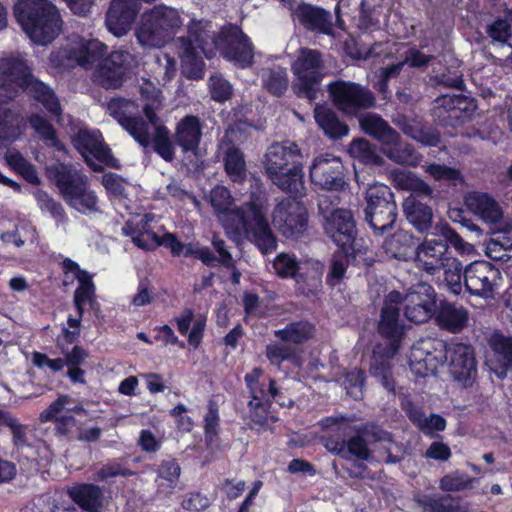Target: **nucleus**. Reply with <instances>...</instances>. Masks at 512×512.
I'll return each mask as SVG.
<instances>
[{"label": "nucleus", "mask_w": 512, "mask_h": 512, "mask_svg": "<svg viewBox=\"0 0 512 512\" xmlns=\"http://www.w3.org/2000/svg\"><path fill=\"white\" fill-rule=\"evenodd\" d=\"M209 203L228 235L246 239L263 255L276 251L278 240L266 217L261 197L252 193L249 201L235 206L231 191L217 185L210 191Z\"/></svg>", "instance_id": "1"}, {"label": "nucleus", "mask_w": 512, "mask_h": 512, "mask_svg": "<svg viewBox=\"0 0 512 512\" xmlns=\"http://www.w3.org/2000/svg\"><path fill=\"white\" fill-rule=\"evenodd\" d=\"M264 168L271 182L290 197L306 195L303 154L295 142L271 144L265 154Z\"/></svg>", "instance_id": "2"}, {"label": "nucleus", "mask_w": 512, "mask_h": 512, "mask_svg": "<svg viewBox=\"0 0 512 512\" xmlns=\"http://www.w3.org/2000/svg\"><path fill=\"white\" fill-rule=\"evenodd\" d=\"M194 42L207 59L219 52L223 59L240 69L249 68L255 62V47L250 37L234 23L224 24L212 37L206 32H197Z\"/></svg>", "instance_id": "3"}, {"label": "nucleus", "mask_w": 512, "mask_h": 512, "mask_svg": "<svg viewBox=\"0 0 512 512\" xmlns=\"http://www.w3.org/2000/svg\"><path fill=\"white\" fill-rule=\"evenodd\" d=\"M13 11L23 31L37 44L51 43L62 30L60 11L49 0H18Z\"/></svg>", "instance_id": "4"}, {"label": "nucleus", "mask_w": 512, "mask_h": 512, "mask_svg": "<svg viewBox=\"0 0 512 512\" xmlns=\"http://www.w3.org/2000/svg\"><path fill=\"white\" fill-rule=\"evenodd\" d=\"M52 177L66 204L82 214L99 211L98 197L90 189L88 177L69 164L60 163L52 170Z\"/></svg>", "instance_id": "5"}, {"label": "nucleus", "mask_w": 512, "mask_h": 512, "mask_svg": "<svg viewBox=\"0 0 512 512\" xmlns=\"http://www.w3.org/2000/svg\"><path fill=\"white\" fill-rule=\"evenodd\" d=\"M325 234L343 252L348 261L364 263L370 252L363 238L358 237L354 216L350 210L334 209L325 217L323 224Z\"/></svg>", "instance_id": "6"}, {"label": "nucleus", "mask_w": 512, "mask_h": 512, "mask_svg": "<svg viewBox=\"0 0 512 512\" xmlns=\"http://www.w3.org/2000/svg\"><path fill=\"white\" fill-rule=\"evenodd\" d=\"M181 25L176 9L164 4L156 5L141 15L136 37L143 46L160 48Z\"/></svg>", "instance_id": "7"}, {"label": "nucleus", "mask_w": 512, "mask_h": 512, "mask_svg": "<svg viewBox=\"0 0 512 512\" xmlns=\"http://www.w3.org/2000/svg\"><path fill=\"white\" fill-rule=\"evenodd\" d=\"M322 53L319 50L303 47L291 64L294 75L292 89L298 98L312 102L318 98L324 74Z\"/></svg>", "instance_id": "8"}, {"label": "nucleus", "mask_w": 512, "mask_h": 512, "mask_svg": "<svg viewBox=\"0 0 512 512\" xmlns=\"http://www.w3.org/2000/svg\"><path fill=\"white\" fill-rule=\"evenodd\" d=\"M365 221L375 236L390 232L397 220V205L394 193L385 184L374 185L366 192Z\"/></svg>", "instance_id": "9"}, {"label": "nucleus", "mask_w": 512, "mask_h": 512, "mask_svg": "<svg viewBox=\"0 0 512 512\" xmlns=\"http://www.w3.org/2000/svg\"><path fill=\"white\" fill-rule=\"evenodd\" d=\"M328 93L334 107L347 116H358L376 105L374 93L356 82L335 80L328 84Z\"/></svg>", "instance_id": "10"}, {"label": "nucleus", "mask_w": 512, "mask_h": 512, "mask_svg": "<svg viewBox=\"0 0 512 512\" xmlns=\"http://www.w3.org/2000/svg\"><path fill=\"white\" fill-rule=\"evenodd\" d=\"M323 441L328 451L346 460L355 458L367 461L371 456L367 441L361 430H357L346 421L336 423L331 427L329 434L323 438Z\"/></svg>", "instance_id": "11"}, {"label": "nucleus", "mask_w": 512, "mask_h": 512, "mask_svg": "<svg viewBox=\"0 0 512 512\" xmlns=\"http://www.w3.org/2000/svg\"><path fill=\"white\" fill-rule=\"evenodd\" d=\"M71 143L94 171L100 172L102 167L93 164L89 158L90 156L108 167L121 168L119 160L114 157L110 147L105 143L100 130L80 128L72 136Z\"/></svg>", "instance_id": "12"}, {"label": "nucleus", "mask_w": 512, "mask_h": 512, "mask_svg": "<svg viewBox=\"0 0 512 512\" xmlns=\"http://www.w3.org/2000/svg\"><path fill=\"white\" fill-rule=\"evenodd\" d=\"M445 342L435 338L421 339L412 346L409 365L412 373L419 377L435 375L445 363Z\"/></svg>", "instance_id": "13"}, {"label": "nucleus", "mask_w": 512, "mask_h": 512, "mask_svg": "<svg viewBox=\"0 0 512 512\" xmlns=\"http://www.w3.org/2000/svg\"><path fill=\"white\" fill-rule=\"evenodd\" d=\"M445 342L435 338L421 339L412 346L409 365L412 373L419 377L435 375L445 363Z\"/></svg>", "instance_id": "14"}, {"label": "nucleus", "mask_w": 512, "mask_h": 512, "mask_svg": "<svg viewBox=\"0 0 512 512\" xmlns=\"http://www.w3.org/2000/svg\"><path fill=\"white\" fill-rule=\"evenodd\" d=\"M281 200L273 210V223L286 238H298L308 226V212L298 198Z\"/></svg>", "instance_id": "15"}, {"label": "nucleus", "mask_w": 512, "mask_h": 512, "mask_svg": "<svg viewBox=\"0 0 512 512\" xmlns=\"http://www.w3.org/2000/svg\"><path fill=\"white\" fill-rule=\"evenodd\" d=\"M404 324L400 320V309L395 305H383L378 323V332L386 340L385 344L374 347L375 355L394 357L405 335Z\"/></svg>", "instance_id": "16"}, {"label": "nucleus", "mask_w": 512, "mask_h": 512, "mask_svg": "<svg viewBox=\"0 0 512 512\" xmlns=\"http://www.w3.org/2000/svg\"><path fill=\"white\" fill-rule=\"evenodd\" d=\"M33 74L29 62L19 56H9L0 59V91L13 99L29 84Z\"/></svg>", "instance_id": "17"}, {"label": "nucleus", "mask_w": 512, "mask_h": 512, "mask_svg": "<svg viewBox=\"0 0 512 512\" xmlns=\"http://www.w3.org/2000/svg\"><path fill=\"white\" fill-rule=\"evenodd\" d=\"M130 58L127 51L111 52L95 69L94 82L106 90L121 87L129 71Z\"/></svg>", "instance_id": "18"}, {"label": "nucleus", "mask_w": 512, "mask_h": 512, "mask_svg": "<svg viewBox=\"0 0 512 512\" xmlns=\"http://www.w3.org/2000/svg\"><path fill=\"white\" fill-rule=\"evenodd\" d=\"M290 11L292 19L307 31L333 35L332 14L325 8L300 1L295 6H290Z\"/></svg>", "instance_id": "19"}, {"label": "nucleus", "mask_w": 512, "mask_h": 512, "mask_svg": "<svg viewBox=\"0 0 512 512\" xmlns=\"http://www.w3.org/2000/svg\"><path fill=\"white\" fill-rule=\"evenodd\" d=\"M72 403V398L69 395H60L53 401L45 410L39 414V421L41 423L54 422L55 435L66 441L76 440L79 430L78 421L71 415L59 414L64 411L67 405Z\"/></svg>", "instance_id": "20"}, {"label": "nucleus", "mask_w": 512, "mask_h": 512, "mask_svg": "<svg viewBox=\"0 0 512 512\" xmlns=\"http://www.w3.org/2000/svg\"><path fill=\"white\" fill-rule=\"evenodd\" d=\"M445 362L449 363L450 372L455 380L470 381L477 373L474 350L464 343H445Z\"/></svg>", "instance_id": "21"}, {"label": "nucleus", "mask_w": 512, "mask_h": 512, "mask_svg": "<svg viewBox=\"0 0 512 512\" xmlns=\"http://www.w3.org/2000/svg\"><path fill=\"white\" fill-rule=\"evenodd\" d=\"M140 9L136 0H112L105 18L107 29L116 37L127 34Z\"/></svg>", "instance_id": "22"}, {"label": "nucleus", "mask_w": 512, "mask_h": 512, "mask_svg": "<svg viewBox=\"0 0 512 512\" xmlns=\"http://www.w3.org/2000/svg\"><path fill=\"white\" fill-rule=\"evenodd\" d=\"M343 169V164L337 157H318L310 167V179L322 189L338 191L345 184Z\"/></svg>", "instance_id": "23"}, {"label": "nucleus", "mask_w": 512, "mask_h": 512, "mask_svg": "<svg viewBox=\"0 0 512 512\" xmlns=\"http://www.w3.org/2000/svg\"><path fill=\"white\" fill-rule=\"evenodd\" d=\"M203 121L198 115L186 114L175 124L173 138L183 154L196 155L203 137Z\"/></svg>", "instance_id": "24"}, {"label": "nucleus", "mask_w": 512, "mask_h": 512, "mask_svg": "<svg viewBox=\"0 0 512 512\" xmlns=\"http://www.w3.org/2000/svg\"><path fill=\"white\" fill-rule=\"evenodd\" d=\"M406 318L416 324L428 321L436 313L437 297L435 290L420 292L412 290L404 298Z\"/></svg>", "instance_id": "25"}, {"label": "nucleus", "mask_w": 512, "mask_h": 512, "mask_svg": "<svg viewBox=\"0 0 512 512\" xmlns=\"http://www.w3.org/2000/svg\"><path fill=\"white\" fill-rule=\"evenodd\" d=\"M449 257L446 244L442 243L438 233L433 234L431 238H426L422 244H418L417 266L426 272L439 270V265Z\"/></svg>", "instance_id": "26"}, {"label": "nucleus", "mask_w": 512, "mask_h": 512, "mask_svg": "<svg viewBox=\"0 0 512 512\" xmlns=\"http://www.w3.org/2000/svg\"><path fill=\"white\" fill-rule=\"evenodd\" d=\"M21 92H24L31 100L41 104L50 116L61 117L63 109L58 96L47 83L38 77L34 76Z\"/></svg>", "instance_id": "27"}, {"label": "nucleus", "mask_w": 512, "mask_h": 512, "mask_svg": "<svg viewBox=\"0 0 512 512\" xmlns=\"http://www.w3.org/2000/svg\"><path fill=\"white\" fill-rule=\"evenodd\" d=\"M362 131L384 145L397 146L400 134L376 113H366L359 117Z\"/></svg>", "instance_id": "28"}, {"label": "nucleus", "mask_w": 512, "mask_h": 512, "mask_svg": "<svg viewBox=\"0 0 512 512\" xmlns=\"http://www.w3.org/2000/svg\"><path fill=\"white\" fill-rule=\"evenodd\" d=\"M382 248L390 258L409 261L416 260L418 243L412 234L399 230L384 240Z\"/></svg>", "instance_id": "29"}, {"label": "nucleus", "mask_w": 512, "mask_h": 512, "mask_svg": "<svg viewBox=\"0 0 512 512\" xmlns=\"http://www.w3.org/2000/svg\"><path fill=\"white\" fill-rule=\"evenodd\" d=\"M69 498L86 512H100L103 506V490L91 483L75 484L67 488Z\"/></svg>", "instance_id": "30"}, {"label": "nucleus", "mask_w": 512, "mask_h": 512, "mask_svg": "<svg viewBox=\"0 0 512 512\" xmlns=\"http://www.w3.org/2000/svg\"><path fill=\"white\" fill-rule=\"evenodd\" d=\"M430 201H420L417 195H409L403 202V211L408 222L420 233L432 226L433 211Z\"/></svg>", "instance_id": "31"}, {"label": "nucleus", "mask_w": 512, "mask_h": 512, "mask_svg": "<svg viewBox=\"0 0 512 512\" xmlns=\"http://www.w3.org/2000/svg\"><path fill=\"white\" fill-rule=\"evenodd\" d=\"M435 315L438 325L452 333L460 332L468 321V312L465 308L443 300L437 304Z\"/></svg>", "instance_id": "32"}, {"label": "nucleus", "mask_w": 512, "mask_h": 512, "mask_svg": "<svg viewBox=\"0 0 512 512\" xmlns=\"http://www.w3.org/2000/svg\"><path fill=\"white\" fill-rule=\"evenodd\" d=\"M468 208L481 219L489 223H497L503 213L499 204L487 193H474L466 197Z\"/></svg>", "instance_id": "33"}, {"label": "nucleus", "mask_w": 512, "mask_h": 512, "mask_svg": "<svg viewBox=\"0 0 512 512\" xmlns=\"http://www.w3.org/2000/svg\"><path fill=\"white\" fill-rule=\"evenodd\" d=\"M314 117L319 127L331 139H341L349 132L348 125L341 121L338 115L328 107H316Z\"/></svg>", "instance_id": "34"}, {"label": "nucleus", "mask_w": 512, "mask_h": 512, "mask_svg": "<svg viewBox=\"0 0 512 512\" xmlns=\"http://www.w3.org/2000/svg\"><path fill=\"white\" fill-rule=\"evenodd\" d=\"M60 267L64 287L75 285L76 288H95L93 274L82 269L76 261L65 257L60 263Z\"/></svg>", "instance_id": "35"}, {"label": "nucleus", "mask_w": 512, "mask_h": 512, "mask_svg": "<svg viewBox=\"0 0 512 512\" xmlns=\"http://www.w3.org/2000/svg\"><path fill=\"white\" fill-rule=\"evenodd\" d=\"M433 277L438 286L446 288H461L462 264L454 257H449L439 265V271H427Z\"/></svg>", "instance_id": "36"}, {"label": "nucleus", "mask_w": 512, "mask_h": 512, "mask_svg": "<svg viewBox=\"0 0 512 512\" xmlns=\"http://www.w3.org/2000/svg\"><path fill=\"white\" fill-rule=\"evenodd\" d=\"M28 122L38 136L50 147L58 152L66 153L65 144L60 141L54 126L42 115L38 113L31 114Z\"/></svg>", "instance_id": "37"}, {"label": "nucleus", "mask_w": 512, "mask_h": 512, "mask_svg": "<svg viewBox=\"0 0 512 512\" xmlns=\"http://www.w3.org/2000/svg\"><path fill=\"white\" fill-rule=\"evenodd\" d=\"M393 357L375 355L373 353L371 364H370V374L377 378V380L381 383V385L392 395L396 394V386L395 381L391 375V359Z\"/></svg>", "instance_id": "38"}, {"label": "nucleus", "mask_w": 512, "mask_h": 512, "mask_svg": "<svg viewBox=\"0 0 512 512\" xmlns=\"http://www.w3.org/2000/svg\"><path fill=\"white\" fill-rule=\"evenodd\" d=\"M371 261L372 259L368 257L367 254L364 263H352L348 261L347 256L343 252L337 250L333 255L331 265L326 276V284L330 287L339 285L346 273L348 265L369 266Z\"/></svg>", "instance_id": "39"}, {"label": "nucleus", "mask_w": 512, "mask_h": 512, "mask_svg": "<svg viewBox=\"0 0 512 512\" xmlns=\"http://www.w3.org/2000/svg\"><path fill=\"white\" fill-rule=\"evenodd\" d=\"M348 151L353 158L363 164L381 165L383 163V158L377 151L376 146L367 139H354L350 143Z\"/></svg>", "instance_id": "40"}, {"label": "nucleus", "mask_w": 512, "mask_h": 512, "mask_svg": "<svg viewBox=\"0 0 512 512\" xmlns=\"http://www.w3.org/2000/svg\"><path fill=\"white\" fill-rule=\"evenodd\" d=\"M223 160L224 170L233 182H243L246 179V162L239 148H228Z\"/></svg>", "instance_id": "41"}, {"label": "nucleus", "mask_w": 512, "mask_h": 512, "mask_svg": "<svg viewBox=\"0 0 512 512\" xmlns=\"http://www.w3.org/2000/svg\"><path fill=\"white\" fill-rule=\"evenodd\" d=\"M152 146L154 151L165 161L171 162L175 159V146L173 136L165 125H157L155 127L152 138Z\"/></svg>", "instance_id": "42"}, {"label": "nucleus", "mask_w": 512, "mask_h": 512, "mask_svg": "<svg viewBox=\"0 0 512 512\" xmlns=\"http://www.w3.org/2000/svg\"><path fill=\"white\" fill-rule=\"evenodd\" d=\"M275 336L283 342L301 344L313 335V326L308 321L292 322L284 329L274 332Z\"/></svg>", "instance_id": "43"}, {"label": "nucleus", "mask_w": 512, "mask_h": 512, "mask_svg": "<svg viewBox=\"0 0 512 512\" xmlns=\"http://www.w3.org/2000/svg\"><path fill=\"white\" fill-rule=\"evenodd\" d=\"M107 52V46L98 40H89L78 49L76 58L80 66L90 68L100 63Z\"/></svg>", "instance_id": "44"}, {"label": "nucleus", "mask_w": 512, "mask_h": 512, "mask_svg": "<svg viewBox=\"0 0 512 512\" xmlns=\"http://www.w3.org/2000/svg\"><path fill=\"white\" fill-rule=\"evenodd\" d=\"M441 106L449 113L450 118L459 119L468 117L476 105L474 101L464 95L443 96Z\"/></svg>", "instance_id": "45"}, {"label": "nucleus", "mask_w": 512, "mask_h": 512, "mask_svg": "<svg viewBox=\"0 0 512 512\" xmlns=\"http://www.w3.org/2000/svg\"><path fill=\"white\" fill-rule=\"evenodd\" d=\"M323 273L324 265L321 262H304L296 278V283L306 286V288H319L322 286Z\"/></svg>", "instance_id": "46"}, {"label": "nucleus", "mask_w": 512, "mask_h": 512, "mask_svg": "<svg viewBox=\"0 0 512 512\" xmlns=\"http://www.w3.org/2000/svg\"><path fill=\"white\" fill-rule=\"evenodd\" d=\"M489 345L502 366L512 369V337L495 332L489 339Z\"/></svg>", "instance_id": "47"}, {"label": "nucleus", "mask_w": 512, "mask_h": 512, "mask_svg": "<svg viewBox=\"0 0 512 512\" xmlns=\"http://www.w3.org/2000/svg\"><path fill=\"white\" fill-rule=\"evenodd\" d=\"M263 86L268 93L275 97H281L288 88V75L286 69H271L262 78Z\"/></svg>", "instance_id": "48"}, {"label": "nucleus", "mask_w": 512, "mask_h": 512, "mask_svg": "<svg viewBox=\"0 0 512 512\" xmlns=\"http://www.w3.org/2000/svg\"><path fill=\"white\" fill-rule=\"evenodd\" d=\"M8 165L20 174L27 182L31 184H38L39 177L37 171L32 163L24 158V156L16 151L7 155Z\"/></svg>", "instance_id": "49"}, {"label": "nucleus", "mask_w": 512, "mask_h": 512, "mask_svg": "<svg viewBox=\"0 0 512 512\" xmlns=\"http://www.w3.org/2000/svg\"><path fill=\"white\" fill-rule=\"evenodd\" d=\"M142 147L146 148L150 145L151 139L149 134L148 123L140 116H131L125 120L122 126Z\"/></svg>", "instance_id": "50"}, {"label": "nucleus", "mask_w": 512, "mask_h": 512, "mask_svg": "<svg viewBox=\"0 0 512 512\" xmlns=\"http://www.w3.org/2000/svg\"><path fill=\"white\" fill-rule=\"evenodd\" d=\"M95 290H75L74 304L78 312V317H69L67 323L69 327L77 329L80 326L81 317L84 312V307L89 305L92 309H95L97 304L95 300Z\"/></svg>", "instance_id": "51"}, {"label": "nucleus", "mask_w": 512, "mask_h": 512, "mask_svg": "<svg viewBox=\"0 0 512 512\" xmlns=\"http://www.w3.org/2000/svg\"><path fill=\"white\" fill-rule=\"evenodd\" d=\"M418 503L428 512H457V505L449 494L440 497L425 495Z\"/></svg>", "instance_id": "52"}, {"label": "nucleus", "mask_w": 512, "mask_h": 512, "mask_svg": "<svg viewBox=\"0 0 512 512\" xmlns=\"http://www.w3.org/2000/svg\"><path fill=\"white\" fill-rule=\"evenodd\" d=\"M302 263H299L295 256H291L286 253L279 254L274 262L273 267L277 273L282 278H294L296 280Z\"/></svg>", "instance_id": "53"}, {"label": "nucleus", "mask_w": 512, "mask_h": 512, "mask_svg": "<svg viewBox=\"0 0 512 512\" xmlns=\"http://www.w3.org/2000/svg\"><path fill=\"white\" fill-rule=\"evenodd\" d=\"M251 400L249 402H272L277 400L280 391L276 387V381L268 379V383L261 382L248 388Z\"/></svg>", "instance_id": "54"}, {"label": "nucleus", "mask_w": 512, "mask_h": 512, "mask_svg": "<svg viewBox=\"0 0 512 512\" xmlns=\"http://www.w3.org/2000/svg\"><path fill=\"white\" fill-rule=\"evenodd\" d=\"M135 473L129 468L122 465L118 459H113L103 464L93 476L95 481H107L114 477H129Z\"/></svg>", "instance_id": "55"}, {"label": "nucleus", "mask_w": 512, "mask_h": 512, "mask_svg": "<svg viewBox=\"0 0 512 512\" xmlns=\"http://www.w3.org/2000/svg\"><path fill=\"white\" fill-rule=\"evenodd\" d=\"M219 412L215 401L210 400L207 405V413L204 416V434L208 444H212L219 433Z\"/></svg>", "instance_id": "56"}, {"label": "nucleus", "mask_w": 512, "mask_h": 512, "mask_svg": "<svg viewBox=\"0 0 512 512\" xmlns=\"http://www.w3.org/2000/svg\"><path fill=\"white\" fill-rule=\"evenodd\" d=\"M39 208L43 212H48L57 221H63L66 218L65 210L62 204L51 197L46 191H39L36 194Z\"/></svg>", "instance_id": "57"}, {"label": "nucleus", "mask_w": 512, "mask_h": 512, "mask_svg": "<svg viewBox=\"0 0 512 512\" xmlns=\"http://www.w3.org/2000/svg\"><path fill=\"white\" fill-rule=\"evenodd\" d=\"M135 104L132 100L125 98H113L108 103V110L110 115L121 125L125 123L132 115V110Z\"/></svg>", "instance_id": "58"}, {"label": "nucleus", "mask_w": 512, "mask_h": 512, "mask_svg": "<svg viewBox=\"0 0 512 512\" xmlns=\"http://www.w3.org/2000/svg\"><path fill=\"white\" fill-rule=\"evenodd\" d=\"M487 35L499 43H507L512 37L511 24L508 19L498 17L486 29Z\"/></svg>", "instance_id": "59"}, {"label": "nucleus", "mask_w": 512, "mask_h": 512, "mask_svg": "<svg viewBox=\"0 0 512 512\" xmlns=\"http://www.w3.org/2000/svg\"><path fill=\"white\" fill-rule=\"evenodd\" d=\"M438 235L442 243L446 244V250L449 247H454L458 252L464 253L467 251L468 244L462 237L447 223L437 227Z\"/></svg>", "instance_id": "60"}, {"label": "nucleus", "mask_w": 512, "mask_h": 512, "mask_svg": "<svg viewBox=\"0 0 512 512\" xmlns=\"http://www.w3.org/2000/svg\"><path fill=\"white\" fill-rule=\"evenodd\" d=\"M6 427L12 435V444L19 451L30 446L28 439V427L22 424L14 415L7 423Z\"/></svg>", "instance_id": "61"}, {"label": "nucleus", "mask_w": 512, "mask_h": 512, "mask_svg": "<svg viewBox=\"0 0 512 512\" xmlns=\"http://www.w3.org/2000/svg\"><path fill=\"white\" fill-rule=\"evenodd\" d=\"M125 234L131 235L133 244L144 251H152L159 247L160 242H158V234L151 229H144L138 232L126 231Z\"/></svg>", "instance_id": "62"}, {"label": "nucleus", "mask_w": 512, "mask_h": 512, "mask_svg": "<svg viewBox=\"0 0 512 512\" xmlns=\"http://www.w3.org/2000/svg\"><path fill=\"white\" fill-rule=\"evenodd\" d=\"M471 487L472 479L466 474L453 473L440 480V488L447 492L461 491Z\"/></svg>", "instance_id": "63"}, {"label": "nucleus", "mask_w": 512, "mask_h": 512, "mask_svg": "<svg viewBox=\"0 0 512 512\" xmlns=\"http://www.w3.org/2000/svg\"><path fill=\"white\" fill-rule=\"evenodd\" d=\"M266 357L271 364L279 366L282 362L295 357V349L285 344H269L266 347Z\"/></svg>", "instance_id": "64"}]
</instances>
